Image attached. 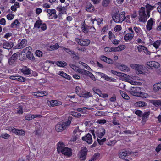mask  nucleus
I'll use <instances>...</instances> for the list:
<instances>
[{"instance_id": "nucleus-1", "label": "nucleus", "mask_w": 161, "mask_h": 161, "mask_svg": "<svg viewBox=\"0 0 161 161\" xmlns=\"http://www.w3.org/2000/svg\"><path fill=\"white\" fill-rule=\"evenodd\" d=\"M57 150L58 153H61L65 155L70 157L72 155V151L70 148L65 147L64 144L61 142L58 144Z\"/></svg>"}, {"instance_id": "nucleus-2", "label": "nucleus", "mask_w": 161, "mask_h": 161, "mask_svg": "<svg viewBox=\"0 0 161 161\" xmlns=\"http://www.w3.org/2000/svg\"><path fill=\"white\" fill-rule=\"evenodd\" d=\"M139 21L145 22L147 20V18L146 14L145 9L144 7H142L139 11Z\"/></svg>"}, {"instance_id": "nucleus-3", "label": "nucleus", "mask_w": 161, "mask_h": 161, "mask_svg": "<svg viewBox=\"0 0 161 161\" xmlns=\"http://www.w3.org/2000/svg\"><path fill=\"white\" fill-rule=\"evenodd\" d=\"M88 150L85 147H81V149L78 154V157L80 160L86 159Z\"/></svg>"}, {"instance_id": "nucleus-4", "label": "nucleus", "mask_w": 161, "mask_h": 161, "mask_svg": "<svg viewBox=\"0 0 161 161\" xmlns=\"http://www.w3.org/2000/svg\"><path fill=\"white\" fill-rule=\"evenodd\" d=\"M112 17L113 20L116 23H120L124 21V18L121 17L120 15L119 14L118 9L116 11V12L113 14Z\"/></svg>"}, {"instance_id": "nucleus-5", "label": "nucleus", "mask_w": 161, "mask_h": 161, "mask_svg": "<svg viewBox=\"0 0 161 161\" xmlns=\"http://www.w3.org/2000/svg\"><path fill=\"white\" fill-rule=\"evenodd\" d=\"M141 91V88L140 87L134 86L130 87L129 92L131 95L137 96L139 94V92Z\"/></svg>"}, {"instance_id": "nucleus-6", "label": "nucleus", "mask_w": 161, "mask_h": 161, "mask_svg": "<svg viewBox=\"0 0 161 161\" xmlns=\"http://www.w3.org/2000/svg\"><path fill=\"white\" fill-rule=\"evenodd\" d=\"M146 65L147 68L151 69H153V67L158 68L160 67V64L154 61L147 62Z\"/></svg>"}, {"instance_id": "nucleus-7", "label": "nucleus", "mask_w": 161, "mask_h": 161, "mask_svg": "<svg viewBox=\"0 0 161 161\" xmlns=\"http://www.w3.org/2000/svg\"><path fill=\"white\" fill-rule=\"evenodd\" d=\"M81 134V132L79 129V127H76L73 131V135L71 138V141L74 142L79 138Z\"/></svg>"}, {"instance_id": "nucleus-8", "label": "nucleus", "mask_w": 161, "mask_h": 161, "mask_svg": "<svg viewBox=\"0 0 161 161\" xmlns=\"http://www.w3.org/2000/svg\"><path fill=\"white\" fill-rule=\"evenodd\" d=\"M66 128V124L64 122H59L56 126L55 129L58 132L61 131Z\"/></svg>"}, {"instance_id": "nucleus-9", "label": "nucleus", "mask_w": 161, "mask_h": 161, "mask_svg": "<svg viewBox=\"0 0 161 161\" xmlns=\"http://www.w3.org/2000/svg\"><path fill=\"white\" fill-rule=\"evenodd\" d=\"M31 47L29 46L24 49L25 51H27L26 56L29 59L31 60H33L35 59V58L33 56V54L31 53Z\"/></svg>"}, {"instance_id": "nucleus-10", "label": "nucleus", "mask_w": 161, "mask_h": 161, "mask_svg": "<svg viewBox=\"0 0 161 161\" xmlns=\"http://www.w3.org/2000/svg\"><path fill=\"white\" fill-rule=\"evenodd\" d=\"M76 41L78 44L81 46H88L90 42V41L89 39L80 40L77 39Z\"/></svg>"}, {"instance_id": "nucleus-11", "label": "nucleus", "mask_w": 161, "mask_h": 161, "mask_svg": "<svg viewBox=\"0 0 161 161\" xmlns=\"http://www.w3.org/2000/svg\"><path fill=\"white\" fill-rule=\"evenodd\" d=\"M82 139L89 144H91L92 142V136L89 133L87 134L86 136L82 137Z\"/></svg>"}, {"instance_id": "nucleus-12", "label": "nucleus", "mask_w": 161, "mask_h": 161, "mask_svg": "<svg viewBox=\"0 0 161 161\" xmlns=\"http://www.w3.org/2000/svg\"><path fill=\"white\" fill-rule=\"evenodd\" d=\"M130 66L133 69L138 71L139 73H142V71L141 70L143 68L142 65L138 64H131L130 65Z\"/></svg>"}, {"instance_id": "nucleus-13", "label": "nucleus", "mask_w": 161, "mask_h": 161, "mask_svg": "<svg viewBox=\"0 0 161 161\" xmlns=\"http://www.w3.org/2000/svg\"><path fill=\"white\" fill-rule=\"evenodd\" d=\"M129 151L127 149H125L122 150L119 154V157L122 159H124L126 156H129Z\"/></svg>"}, {"instance_id": "nucleus-14", "label": "nucleus", "mask_w": 161, "mask_h": 161, "mask_svg": "<svg viewBox=\"0 0 161 161\" xmlns=\"http://www.w3.org/2000/svg\"><path fill=\"white\" fill-rule=\"evenodd\" d=\"M18 59V57L16 53L14 54L9 58L8 63L9 64L12 65L16 62Z\"/></svg>"}, {"instance_id": "nucleus-15", "label": "nucleus", "mask_w": 161, "mask_h": 161, "mask_svg": "<svg viewBox=\"0 0 161 161\" xmlns=\"http://www.w3.org/2000/svg\"><path fill=\"white\" fill-rule=\"evenodd\" d=\"M14 46V44L12 42H5L3 44V47L4 48L9 49Z\"/></svg>"}, {"instance_id": "nucleus-16", "label": "nucleus", "mask_w": 161, "mask_h": 161, "mask_svg": "<svg viewBox=\"0 0 161 161\" xmlns=\"http://www.w3.org/2000/svg\"><path fill=\"white\" fill-rule=\"evenodd\" d=\"M154 21L153 20V19L151 18L148 20L147 22L146 25V28L147 30H150L152 27L153 25V24Z\"/></svg>"}, {"instance_id": "nucleus-17", "label": "nucleus", "mask_w": 161, "mask_h": 161, "mask_svg": "<svg viewBox=\"0 0 161 161\" xmlns=\"http://www.w3.org/2000/svg\"><path fill=\"white\" fill-rule=\"evenodd\" d=\"M101 78L104 79L105 80L107 81L114 82L115 79L111 77H109L106 74L101 73Z\"/></svg>"}, {"instance_id": "nucleus-18", "label": "nucleus", "mask_w": 161, "mask_h": 161, "mask_svg": "<svg viewBox=\"0 0 161 161\" xmlns=\"http://www.w3.org/2000/svg\"><path fill=\"white\" fill-rule=\"evenodd\" d=\"M134 106L136 107H144L147 106V103L144 101H139L134 104Z\"/></svg>"}, {"instance_id": "nucleus-19", "label": "nucleus", "mask_w": 161, "mask_h": 161, "mask_svg": "<svg viewBox=\"0 0 161 161\" xmlns=\"http://www.w3.org/2000/svg\"><path fill=\"white\" fill-rule=\"evenodd\" d=\"M101 60L111 64H113L114 63V61L112 59L108 58L104 56H101Z\"/></svg>"}, {"instance_id": "nucleus-20", "label": "nucleus", "mask_w": 161, "mask_h": 161, "mask_svg": "<svg viewBox=\"0 0 161 161\" xmlns=\"http://www.w3.org/2000/svg\"><path fill=\"white\" fill-rule=\"evenodd\" d=\"M51 106L54 107L56 106L61 105L62 104L60 101L56 100H52L50 101Z\"/></svg>"}, {"instance_id": "nucleus-21", "label": "nucleus", "mask_w": 161, "mask_h": 161, "mask_svg": "<svg viewBox=\"0 0 161 161\" xmlns=\"http://www.w3.org/2000/svg\"><path fill=\"white\" fill-rule=\"evenodd\" d=\"M55 9H48L47 10H44V11H46L48 13V14H49V19H53V18L52 17V15L53 14H55Z\"/></svg>"}, {"instance_id": "nucleus-22", "label": "nucleus", "mask_w": 161, "mask_h": 161, "mask_svg": "<svg viewBox=\"0 0 161 161\" xmlns=\"http://www.w3.org/2000/svg\"><path fill=\"white\" fill-rule=\"evenodd\" d=\"M150 102L151 103H152L156 107L161 106V100H151L150 101Z\"/></svg>"}, {"instance_id": "nucleus-23", "label": "nucleus", "mask_w": 161, "mask_h": 161, "mask_svg": "<svg viewBox=\"0 0 161 161\" xmlns=\"http://www.w3.org/2000/svg\"><path fill=\"white\" fill-rule=\"evenodd\" d=\"M78 95L80 97L85 98H88L91 97L90 93L86 92H82L80 94H78Z\"/></svg>"}, {"instance_id": "nucleus-24", "label": "nucleus", "mask_w": 161, "mask_h": 161, "mask_svg": "<svg viewBox=\"0 0 161 161\" xmlns=\"http://www.w3.org/2000/svg\"><path fill=\"white\" fill-rule=\"evenodd\" d=\"M59 47V45L56 43L54 45H50L47 47V49L49 51L54 50L58 49Z\"/></svg>"}, {"instance_id": "nucleus-25", "label": "nucleus", "mask_w": 161, "mask_h": 161, "mask_svg": "<svg viewBox=\"0 0 161 161\" xmlns=\"http://www.w3.org/2000/svg\"><path fill=\"white\" fill-rule=\"evenodd\" d=\"M153 90L156 92L158 91L160 89H161V82H159L154 84L153 85Z\"/></svg>"}, {"instance_id": "nucleus-26", "label": "nucleus", "mask_w": 161, "mask_h": 161, "mask_svg": "<svg viewBox=\"0 0 161 161\" xmlns=\"http://www.w3.org/2000/svg\"><path fill=\"white\" fill-rule=\"evenodd\" d=\"M118 68L121 71H128L130 70L129 68L126 65L124 64L119 65L118 67Z\"/></svg>"}, {"instance_id": "nucleus-27", "label": "nucleus", "mask_w": 161, "mask_h": 161, "mask_svg": "<svg viewBox=\"0 0 161 161\" xmlns=\"http://www.w3.org/2000/svg\"><path fill=\"white\" fill-rule=\"evenodd\" d=\"M27 51H25L24 49L19 54V59L21 61H22L25 59L26 58V53H27Z\"/></svg>"}, {"instance_id": "nucleus-28", "label": "nucleus", "mask_w": 161, "mask_h": 161, "mask_svg": "<svg viewBox=\"0 0 161 161\" xmlns=\"http://www.w3.org/2000/svg\"><path fill=\"white\" fill-rule=\"evenodd\" d=\"M134 37V34L132 33L126 34L124 37V39L125 41L131 40Z\"/></svg>"}, {"instance_id": "nucleus-29", "label": "nucleus", "mask_w": 161, "mask_h": 161, "mask_svg": "<svg viewBox=\"0 0 161 161\" xmlns=\"http://www.w3.org/2000/svg\"><path fill=\"white\" fill-rule=\"evenodd\" d=\"M150 114V112H146L142 113V121L143 122H146L147 120V118L148 117Z\"/></svg>"}, {"instance_id": "nucleus-30", "label": "nucleus", "mask_w": 161, "mask_h": 161, "mask_svg": "<svg viewBox=\"0 0 161 161\" xmlns=\"http://www.w3.org/2000/svg\"><path fill=\"white\" fill-rule=\"evenodd\" d=\"M94 7L91 3H89L87 4L86 6V10L89 12H92L94 10Z\"/></svg>"}, {"instance_id": "nucleus-31", "label": "nucleus", "mask_w": 161, "mask_h": 161, "mask_svg": "<svg viewBox=\"0 0 161 161\" xmlns=\"http://www.w3.org/2000/svg\"><path fill=\"white\" fill-rule=\"evenodd\" d=\"M21 72L25 75H28L31 74V70L26 67H24L21 70Z\"/></svg>"}, {"instance_id": "nucleus-32", "label": "nucleus", "mask_w": 161, "mask_h": 161, "mask_svg": "<svg viewBox=\"0 0 161 161\" xmlns=\"http://www.w3.org/2000/svg\"><path fill=\"white\" fill-rule=\"evenodd\" d=\"M14 132L16 134L18 135H24L25 134V131L23 130L15 129L14 130Z\"/></svg>"}, {"instance_id": "nucleus-33", "label": "nucleus", "mask_w": 161, "mask_h": 161, "mask_svg": "<svg viewBox=\"0 0 161 161\" xmlns=\"http://www.w3.org/2000/svg\"><path fill=\"white\" fill-rule=\"evenodd\" d=\"M20 24V23L19 22L18 20L17 19H16L11 24L10 26L11 28H17L19 26Z\"/></svg>"}, {"instance_id": "nucleus-34", "label": "nucleus", "mask_w": 161, "mask_h": 161, "mask_svg": "<svg viewBox=\"0 0 161 161\" xmlns=\"http://www.w3.org/2000/svg\"><path fill=\"white\" fill-rule=\"evenodd\" d=\"M27 43V41L25 39H23L21 41L20 44L18 46L19 48H22L24 47Z\"/></svg>"}, {"instance_id": "nucleus-35", "label": "nucleus", "mask_w": 161, "mask_h": 161, "mask_svg": "<svg viewBox=\"0 0 161 161\" xmlns=\"http://www.w3.org/2000/svg\"><path fill=\"white\" fill-rule=\"evenodd\" d=\"M58 74L60 76H62L64 78H66L67 79H70V77L69 76L63 71H59L58 73Z\"/></svg>"}, {"instance_id": "nucleus-36", "label": "nucleus", "mask_w": 161, "mask_h": 161, "mask_svg": "<svg viewBox=\"0 0 161 161\" xmlns=\"http://www.w3.org/2000/svg\"><path fill=\"white\" fill-rule=\"evenodd\" d=\"M38 117V115H28L26 116L25 119L27 120H32V119L36 118Z\"/></svg>"}, {"instance_id": "nucleus-37", "label": "nucleus", "mask_w": 161, "mask_h": 161, "mask_svg": "<svg viewBox=\"0 0 161 161\" xmlns=\"http://www.w3.org/2000/svg\"><path fill=\"white\" fill-rule=\"evenodd\" d=\"M111 0H103L102 5L105 7H108L111 2Z\"/></svg>"}, {"instance_id": "nucleus-38", "label": "nucleus", "mask_w": 161, "mask_h": 161, "mask_svg": "<svg viewBox=\"0 0 161 161\" xmlns=\"http://www.w3.org/2000/svg\"><path fill=\"white\" fill-rule=\"evenodd\" d=\"M130 78V76L126 74L123 73L121 77H120V79L124 81H127Z\"/></svg>"}, {"instance_id": "nucleus-39", "label": "nucleus", "mask_w": 161, "mask_h": 161, "mask_svg": "<svg viewBox=\"0 0 161 161\" xmlns=\"http://www.w3.org/2000/svg\"><path fill=\"white\" fill-rule=\"evenodd\" d=\"M56 9L60 12L62 14H63L65 11L66 8L64 7H62L61 6H59L56 8Z\"/></svg>"}, {"instance_id": "nucleus-40", "label": "nucleus", "mask_w": 161, "mask_h": 161, "mask_svg": "<svg viewBox=\"0 0 161 161\" xmlns=\"http://www.w3.org/2000/svg\"><path fill=\"white\" fill-rule=\"evenodd\" d=\"M137 96L144 98H147L148 96V95L146 93L141 92H139V94H138Z\"/></svg>"}, {"instance_id": "nucleus-41", "label": "nucleus", "mask_w": 161, "mask_h": 161, "mask_svg": "<svg viewBox=\"0 0 161 161\" xmlns=\"http://www.w3.org/2000/svg\"><path fill=\"white\" fill-rule=\"evenodd\" d=\"M56 64L58 66L61 67L65 66L67 65L66 63L63 61H58L56 63Z\"/></svg>"}, {"instance_id": "nucleus-42", "label": "nucleus", "mask_w": 161, "mask_h": 161, "mask_svg": "<svg viewBox=\"0 0 161 161\" xmlns=\"http://www.w3.org/2000/svg\"><path fill=\"white\" fill-rule=\"evenodd\" d=\"M161 44V40H157L153 44V46L156 49L158 48L159 46Z\"/></svg>"}, {"instance_id": "nucleus-43", "label": "nucleus", "mask_w": 161, "mask_h": 161, "mask_svg": "<svg viewBox=\"0 0 161 161\" xmlns=\"http://www.w3.org/2000/svg\"><path fill=\"white\" fill-rule=\"evenodd\" d=\"M125 48V46L124 45L119 46L118 47H114V52L119 51H121Z\"/></svg>"}, {"instance_id": "nucleus-44", "label": "nucleus", "mask_w": 161, "mask_h": 161, "mask_svg": "<svg viewBox=\"0 0 161 161\" xmlns=\"http://www.w3.org/2000/svg\"><path fill=\"white\" fill-rule=\"evenodd\" d=\"M42 21L41 20H37L36 21L34 25V27L35 28H39L42 24Z\"/></svg>"}, {"instance_id": "nucleus-45", "label": "nucleus", "mask_w": 161, "mask_h": 161, "mask_svg": "<svg viewBox=\"0 0 161 161\" xmlns=\"http://www.w3.org/2000/svg\"><path fill=\"white\" fill-rule=\"evenodd\" d=\"M155 6H151L149 4H147L146 6L147 11H150L153 9Z\"/></svg>"}, {"instance_id": "nucleus-46", "label": "nucleus", "mask_w": 161, "mask_h": 161, "mask_svg": "<svg viewBox=\"0 0 161 161\" xmlns=\"http://www.w3.org/2000/svg\"><path fill=\"white\" fill-rule=\"evenodd\" d=\"M104 50L106 52H111V51L114 52V48L110 47H106L104 48Z\"/></svg>"}, {"instance_id": "nucleus-47", "label": "nucleus", "mask_w": 161, "mask_h": 161, "mask_svg": "<svg viewBox=\"0 0 161 161\" xmlns=\"http://www.w3.org/2000/svg\"><path fill=\"white\" fill-rule=\"evenodd\" d=\"M89 71L84 69H80L79 73H80L83 75L87 76L89 73Z\"/></svg>"}, {"instance_id": "nucleus-48", "label": "nucleus", "mask_w": 161, "mask_h": 161, "mask_svg": "<svg viewBox=\"0 0 161 161\" xmlns=\"http://www.w3.org/2000/svg\"><path fill=\"white\" fill-rule=\"evenodd\" d=\"M137 48L138 50V51L139 52L142 51H143L144 50V49L145 48V47L142 45H139L137 47Z\"/></svg>"}, {"instance_id": "nucleus-49", "label": "nucleus", "mask_w": 161, "mask_h": 161, "mask_svg": "<svg viewBox=\"0 0 161 161\" xmlns=\"http://www.w3.org/2000/svg\"><path fill=\"white\" fill-rule=\"evenodd\" d=\"M79 63L81 64L84 68H85L87 70H90L91 69L86 64L82 62H79Z\"/></svg>"}, {"instance_id": "nucleus-50", "label": "nucleus", "mask_w": 161, "mask_h": 161, "mask_svg": "<svg viewBox=\"0 0 161 161\" xmlns=\"http://www.w3.org/2000/svg\"><path fill=\"white\" fill-rule=\"evenodd\" d=\"M100 156V154L99 153H96L91 159L92 161H94L95 160H96L97 158L99 157Z\"/></svg>"}, {"instance_id": "nucleus-51", "label": "nucleus", "mask_w": 161, "mask_h": 161, "mask_svg": "<svg viewBox=\"0 0 161 161\" xmlns=\"http://www.w3.org/2000/svg\"><path fill=\"white\" fill-rule=\"evenodd\" d=\"M117 142L115 140H113L112 141L108 142H106V144L107 145L109 146H113Z\"/></svg>"}, {"instance_id": "nucleus-52", "label": "nucleus", "mask_w": 161, "mask_h": 161, "mask_svg": "<svg viewBox=\"0 0 161 161\" xmlns=\"http://www.w3.org/2000/svg\"><path fill=\"white\" fill-rule=\"evenodd\" d=\"M93 90L95 93L98 95L99 97H101V91L99 89L94 88H93Z\"/></svg>"}, {"instance_id": "nucleus-53", "label": "nucleus", "mask_w": 161, "mask_h": 161, "mask_svg": "<svg viewBox=\"0 0 161 161\" xmlns=\"http://www.w3.org/2000/svg\"><path fill=\"white\" fill-rule=\"evenodd\" d=\"M71 114L74 117L77 118L80 117L81 116L80 113L75 112H72Z\"/></svg>"}, {"instance_id": "nucleus-54", "label": "nucleus", "mask_w": 161, "mask_h": 161, "mask_svg": "<svg viewBox=\"0 0 161 161\" xmlns=\"http://www.w3.org/2000/svg\"><path fill=\"white\" fill-rule=\"evenodd\" d=\"M25 79L20 76H17V80L20 82H24L25 80Z\"/></svg>"}, {"instance_id": "nucleus-55", "label": "nucleus", "mask_w": 161, "mask_h": 161, "mask_svg": "<svg viewBox=\"0 0 161 161\" xmlns=\"http://www.w3.org/2000/svg\"><path fill=\"white\" fill-rule=\"evenodd\" d=\"M82 31L85 33H87L88 32V29L85 25H82Z\"/></svg>"}, {"instance_id": "nucleus-56", "label": "nucleus", "mask_w": 161, "mask_h": 161, "mask_svg": "<svg viewBox=\"0 0 161 161\" xmlns=\"http://www.w3.org/2000/svg\"><path fill=\"white\" fill-rule=\"evenodd\" d=\"M14 14H9L7 16V19L8 20H11L14 18Z\"/></svg>"}, {"instance_id": "nucleus-57", "label": "nucleus", "mask_w": 161, "mask_h": 161, "mask_svg": "<svg viewBox=\"0 0 161 161\" xmlns=\"http://www.w3.org/2000/svg\"><path fill=\"white\" fill-rule=\"evenodd\" d=\"M42 52L39 50H37L36 52V54L37 56L39 57H41L42 56Z\"/></svg>"}, {"instance_id": "nucleus-58", "label": "nucleus", "mask_w": 161, "mask_h": 161, "mask_svg": "<svg viewBox=\"0 0 161 161\" xmlns=\"http://www.w3.org/2000/svg\"><path fill=\"white\" fill-rule=\"evenodd\" d=\"M135 113L138 116L140 117H141L142 114V111L138 110H136L135 112Z\"/></svg>"}, {"instance_id": "nucleus-59", "label": "nucleus", "mask_w": 161, "mask_h": 161, "mask_svg": "<svg viewBox=\"0 0 161 161\" xmlns=\"http://www.w3.org/2000/svg\"><path fill=\"white\" fill-rule=\"evenodd\" d=\"M34 95L36 96L39 97H42L41 92H37L34 93Z\"/></svg>"}, {"instance_id": "nucleus-60", "label": "nucleus", "mask_w": 161, "mask_h": 161, "mask_svg": "<svg viewBox=\"0 0 161 161\" xmlns=\"http://www.w3.org/2000/svg\"><path fill=\"white\" fill-rule=\"evenodd\" d=\"M0 24L3 25H5L6 24V20L4 18H3L0 20Z\"/></svg>"}, {"instance_id": "nucleus-61", "label": "nucleus", "mask_w": 161, "mask_h": 161, "mask_svg": "<svg viewBox=\"0 0 161 161\" xmlns=\"http://www.w3.org/2000/svg\"><path fill=\"white\" fill-rule=\"evenodd\" d=\"M71 55L72 56V58L73 59L78 60L79 59V57L76 55V54L75 53V52H74V54H72Z\"/></svg>"}, {"instance_id": "nucleus-62", "label": "nucleus", "mask_w": 161, "mask_h": 161, "mask_svg": "<svg viewBox=\"0 0 161 161\" xmlns=\"http://www.w3.org/2000/svg\"><path fill=\"white\" fill-rule=\"evenodd\" d=\"M121 29V27L120 25H117L114 28V30L116 31H119Z\"/></svg>"}, {"instance_id": "nucleus-63", "label": "nucleus", "mask_w": 161, "mask_h": 161, "mask_svg": "<svg viewBox=\"0 0 161 161\" xmlns=\"http://www.w3.org/2000/svg\"><path fill=\"white\" fill-rule=\"evenodd\" d=\"M41 28L43 31L46 30L47 29L46 25L45 23H43L41 25Z\"/></svg>"}, {"instance_id": "nucleus-64", "label": "nucleus", "mask_w": 161, "mask_h": 161, "mask_svg": "<svg viewBox=\"0 0 161 161\" xmlns=\"http://www.w3.org/2000/svg\"><path fill=\"white\" fill-rule=\"evenodd\" d=\"M161 150V144L158 145L155 149L156 151L158 153Z\"/></svg>"}]
</instances>
